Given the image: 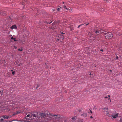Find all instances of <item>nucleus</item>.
Wrapping results in <instances>:
<instances>
[{
    "instance_id": "obj_1",
    "label": "nucleus",
    "mask_w": 122,
    "mask_h": 122,
    "mask_svg": "<svg viewBox=\"0 0 122 122\" xmlns=\"http://www.w3.org/2000/svg\"><path fill=\"white\" fill-rule=\"evenodd\" d=\"M47 114L42 113L41 114V117H47V115L49 117V120H52L54 122H65V119L61 117L60 115H54L50 114L49 112H47Z\"/></svg>"
},
{
    "instance_id": "obj_2",
    "label": "nucleus",
    "mask_w": 122,
    "mask_h": 122,
    "mask_svg": "<svg viewBox=\"0 0 122 122\" xmlns=\"http://www.w3.org/2000/svg\"><path fill=\"white\" fill-rule=\"evenodd\" d=\"M113 34L111 32L107 33L105 34V38L109 39L112 38L113 37Z\"/></svg>"
},
{
    "instance_id": "obj_3",
    "label": "nucleus",
    "mask_w": 122,
    "mask_h": 122,
    "mask_svg": "<svg viewBox=\"0 0 122 122\" xmlns=\"http://www.w3.org/2000/svg\"><path fill=\"white\" fill-rule=\"evenodd\" d=\"M64 38V36L63 35H60L56 36V40H57L58 41H61Z\"/></svg>"
},
{
    "instance_id": "obj_4",
    "label": "nucleus",
    "mask_w": 122,
    "mask_h": 122,
    "mask_svg": "<svg viewBox=\"0 0 122 122\" xmlns=\"http://www.w3.org/2000/svg\"><path fill=\"white\" fill-rule=\"evenodd\" d=\"M75 122H82L83 119H81L80 118H78L77 119L76 117V116H75L74 117H72L71 118Z\"/></svg>"
},
{
    "instance_id": "obj_5",
    "label": "nucleus",
    "mask_w": 122,
    "mask_h": 122,
    "mask_svg": "<svg viewBox=\"0 0 122 122\" xmlns=\"http://www.w3.org/2000/svg\"><path fill=\"white\" fill-rule=\"evenodd\" d=\"M108 111V109L107 108H105L103 109V113L106 116H109V115Z\"/></svg>"
},
{
    "instance_id": "obj_6",
    "label": "nucleus",
    "mask_w": 122,
    "mask_h": 122,
    "mask_svg": "<svg viewBox=\"0 0 122 122\" xmlns=\"http://www.w3.org/2000/svg\"><path fill=\"white\" fill-rule=\"evenodd\" d=\"M104 30L102 29L101 28H99L97 30L95 33L94 35L95 36L97 35L100 34L101 32L102 31H104Z\"/></svg>"
},
{
    "instance_id": "obj_7",
    "label": "nucleus",
    "mask_w": 122,
    "mask_h": 122,
    "mask_svg": "<svg viewBox=\"0 0 122 122\" xmlns=\"http://www.w3.org/2000/svg\"><path fill=\"white\" fill-rule=\"evenodd\" d=\"M38 114V113L37 112H35V113H34L33 114L31 115V117H34L35 118H36L37 117Z\"/></svg>"
},
{
    "instance_id": "obj_8",
    "label": "nucleus",
    "mask_w": 122,
    "mask_h": 122,
    "mask_svg": "<svg viewBox=\"0 0 122 122\" xmlns=\"http://www.w3.org/2000/svg\"><path fill=\"white\" fill-rule=\"evenodd\" d=\"M81 115L84 117H86L87 115L86 113H84L83 114H81Z\"/></svg>"
},
{
    "instance_id": "obj_9",
    "label": "nucleus",
    "mask_w": 122,
    "mask_h": 122,
    "mask_svg": "<svg viewBox=\"0 0 122 122\" xmlns=\"http://www.w3.org/2000/svg\"><path fill=\"white\" fill-rule=\"evenodd\" d=\"M0 15H2L4 16H5L6 15V13L5 12H4L2 13L0 11Z\"/></svg>"
},
{
    "instance_id": "obj_10",
    "label": "nucleus",
    "mask_w": 122,
    "mask_h": 122,
    "mask_svg": "<svg viewBox=\"0 0 122 122\" xmlns=\"http://www.w3.org/2000/svg\"><path fill=\"white\" fill-rule=\"evenodd\" d=\"M9 117H9V116H3V118L4 119H7L9 118Z\"/></svg>"
},
{
    "instance_id": "obj_11",
    "label": "nucleus",
    "mask_w": 122,
    "mask_h": 122,
    "mask_svg": "<svg viewBox=\"0 0 122 122\" xmlns=\"http://www.w3.org/2000/svg\"><path fill=\"white\" fill-rule=\"evenodd\" d=\"M16 28V26L15 25H13L11 27V29H15Z\"/></svg>"
},
{
    "instance_id": "obj_12",
    "label": "nucleus",
    "mask_w": 122,
    "mask_h": 122,
    "mask_svg": "<svg viewBox=\"0 0 122 122\" xmlns=\"http://www.w3.org/2000/svg\"><path fill=\"white\" fill-rule=\"evenodd\" d=\"M20 112L19 111H16L15 113H14L13 115L12 116H13L15 115H16L17 114H19L20 113Z\"/></svg>"
},
{
    "instance_id": "obj_13",
    "label": "nucleus",
    "mask_w": 122,
    "mask_h": 122,
    "mask_svg": "<svg viewBox=\"0 0 122 122\" xmlns=\"http://www.w3.org/2000/svg\"><path fill=\"white\" fill-rule=\"evenodd\" d=\"M88 35L91 37V36L94 35V34L93 33L90 32L88 33Z\"/></svg>"
},
{
    "instance_id": "obj_14",
    "label": "nucleus",
    "mask_w": 122,
    "mask_h": 122,
    "mask_svg": "<svg viewBox=\"0 0 122 122\" xmlns=\"http://www.w3.org/2000/svg\"><path fill=\"white\" fill-rule=\"evenodd\" d=\"M118 114V113H117L115 115L112 116V117L114 118H115L117 117Z\"/></svg>"
},
{
    "instance_id": "obj_15",
    "label": "nucleus",
    "mask_w": 122,
    "mask_h": 122,
    "mask_svg": "<svg viewBox=\"0 0 122 122\" xmlns=\"http://www.w3.org/2000/svg\"><path fill=\"white\" fill-rule=\"evenodd\" d=\"M11 40H13L14 41H17V40H16L15 38H14L13 36L11 37Z\"/></svg>"
},
{
    "instance_id": "obj_16",
    "label": "nucleus",
    "mask_w": 122,
    "mask_h": 122,
    "mask_svg": "<svg viewBox=\"0 0 122 122\" xmlns=\"http://www.w3.org/2000/svg\"><path fill=\"white\" fill-rule=\"evenodd\" d=\"M45 22L46 23L49 24H50L51 23V22H52V21H51L50 22H49L47 21V20H45Z\"/></svg>"
},
{
    "instance_id": "obj_17",
    "label": "nucleus",
    "mask_w": 122,
    "mask_h": 122,
    "mask_svg": "<svg viewBox=\"0 0 122 122\" xmlns=\"http://www.w3.org/2000/svg\"><path fill=\"white\" fill-rule=\"evenodd\" d=\"M105 98H107L108 100L110 101V102H111V99H110V98H108L107 97H105Z\"/></svg>"
},
{
    "instance_id": "obj_18",
    "label": "nucleus",
    "mask_w": 122,
    "mask_h": 122,
    "mask_svg": "<svg viewBox=\"0 0 122 122\" xmlns=\"http://www.w3.org/2000/svg\"><path fill=\"white\" fill-rule=\"evenodd\" d=\"M27 0H23L22 1V2L23 3H24L25 2H26Z\"/></svg>"
},
{
    "instance_id": "obj_19",
    "label": "nucleus",
    "mask_w": 122,
    "mask_h": 122,
    "mask_svg": "<svg viewBox=\"0 0 122 122\" xmlns=\"http://www.w3.org/2000/svg\"><path fill=\"white\" fill-rule=\"evenodd\" d=\"M18 51H22L23 50V49L22 48L19 49L18 50Z\"/></svg>"
},
{
    "instance_id": "obj_20",
    "label": "nucleus",
    "mask_w": 122,
    "mask_h": 122,
    "mask_svg": "<svg viewBox=\"0 0 122 122\" xmlns=\"http://www.w3.org/2000/svg\"><path fill=\"white\" fill-rule=\"evenodd\" d=\"M15 73V71H14L12 72V73L13 75H14Z\"/></svg>"
},
{
    "instance_id": "obj_21",
    "label": "nucleus",
    "mask_w": 122,
    "mask_h": 122,
    "mask_svg": "<svg viewBox=\"0 0 122 122\" xmlns=\"http://www.w3.org/2000/svg\"><path fill=\"white\" fill-rule=\"evenodd\" d=\"M14 121H17V120H12V121H9V122H13Z\"/></svg>"
},
{
    "instance_id": "obj_22",
    "label": "nucleus",
    "mask_w": 122,
    "mask_h": 122,
    "mask_svg": "<svg viewBox=\"0 0 122 122\" xmlns=\"http://www.w3.org/2000/svg\"><path fill=\"white\" fill-rule=\"evenodd\" d=\"M84 25V24H81V25H78V28H79V27L81 26V25Z\"/></svg>"
},
{
    "instance_id": "obj_23",
    "label": "nucleus",
    "mask_w": 122,
    "mask_h": 122,
    "mask_svg": "<svg viewBox=\"0 0 122 122\" xmlns=\"http://www.w3.org/2000/svg\"><path fill=\"white\" fill-rule=\"evenodd\" d=\"M68 11L69 12H71V11H72V10H71V8H70V9H69V10Z\"/></svg>"
},
{
    "instance_id": "obj_24",
    "label": "nucleus",
    "mask_w": 122,
    "mask_h": 122,
    "mask_svg": "<svg viewBox=\"0 0 122 122\" xmlns=\"http://www.w3.org/2000/svg\"><path fill=\"white\" fill-rule=\"evenodd\" d=\"M60 9L59 8H58L57 9V10L58 11H59L60 10Z\"/></svg>"
},
{
    "instance_id": "obj_25",
    "label": "nucleus",
    "mask_w": 122,
    "mask_h": 122,
    "mask_svg": "<svg viewBox=\"0 0 122 122\" xmlns=\"http://www.w3.org/2000/svg\"><path fill=\"white\" fill-rule=\"evenodd\" d=\"M30 116V115L29 114H28L27 115L26 117H28Z\"/></svg>"
},
{
    "instance_id": "obj_26",
    "label": "nucleus",
    "mask_w": 122,
    "mask_h": 122,
    "mask_svg": "<svg viewBox=\"0 0 122 122\" xmlns=\"http://www.w3.org/2000/svg\"><path fill=\"white\" fill-rule=\"evenodd\" d=\"M65 9H66V10H69V9H68V8H67V7Z\"/></svg>"
},
{
    "instance_id": "obj_27",
    "label": "nucleus",
    "mask_w": 122,
    "mask_h": 122,
    "mask_svg": "<svg viewBox=\"0 0 122 122\" xmlns=\"http://www.w3.org/2000/svg\"><path fill=\"white\" fill-rule=\"evenodd\" d=\"M63 8H66V6L65 5H64L63 6Z\"/></svg>"
},
{
    "instance_id": "obj_28",
    "label": "nucleus",
    "mask_w": 122,
    "mask_h": 122,
    "mask_svg": "<svg viewBox=\"0 0 122 122\" xmlns=\"http://www.w3.org/2000/svg\"><path fill=\"white\" fill-rule=\"evenodd\" d=\"M118 58V57L117 56H116V59H117Z\"/></svg>"
},
{
    "instance_id": "obj_29",
    "label": "nucleus",
    "mask_w": 122,
    "mask_h": 122,
    "mask_svg": "<svg viewBox=\"0 0 122 122\" xmlns=\"http://www.w3.org/2000/svg\"><path fill=\"white\" fill-rule=\"evenodd\" d=\"M100 51H103V50L102 49H101V50H100Z\"/></svg>"
},
{
    "instance_id": "obj_30",
    "label": "nucleus",
    "mask_w": 122,
    "mask_h": 122,
    "mask_svg": "<svg viewBox=\"0 0 122 122\" xmlns=\"http://www.w3.org/2000/svg\"><path fill=\"white\" fill-rule=\"evenodd\" d=\"M120 121L121 122H122V118L120 119Z\"/></svg>"
},
{
    "instance_id": "obj_31",
    "label": "nucleus",
    "mask_w": 122,
    "mask_h": 122,
    "mask_svg": "<svg viewBox=\"0 0 122 122\" xmlns=\"http://www.w3.org/2000/svg\"><path fill=\"white\" fill-rule=\"evenodd\" d=\"M21 64H20L19 65V66H21Z\"/></svg>"
},
{
    "instance_id": "obj_32",
    "label": "nucleus",
    "mask_w": 122,
    "mask_h": 122,
    "mask_svg": "<svg viewBox=\"0 0 122 122\" xmlns=\"http://www.w3.org/2000/svg\"><path fill=\"white\" fill-rule=\"evenodd\" d=\"M93 118V117H92V116H91L90 117V118Z\"/></svg>"
},
{
    "instance_id": "obj_33",
    "label": "nucleus",
    "mask_w": 122,
    "mask_h": 122,
    "mask_svg": "<svg viewBox=\"0 0 122 122\" xmlns=\"http://www.w3.org/2000/svg\"><path fill=\"white\" fill-rule=\"evenodd\" d=\"M64 33H63V32H62L61 33V34H64Z\"/></svg>"
},
{
    "instance_id": "obj_34",
    "label": "nucleus",
    "mask_w": 122,
    "mask_h": 122,
    "mask_svg": "<svg viewBox=\"0 0 122 122\" xmlns=\"http://www.w3.org/2000/svg\"><path fill=\"white\" fill-rule=\"evenodd\" d=\"M110 72H111L112 71V70H110Z\"/></svg>"
},
{
    "instance_id": "obj_35",
    "label": "nucleus",
    "mask_w": 122,
    "mask_h": 122,
    "mask_svg": "<svg viewBox=\"0 0 122 122\" xmlns=\"http://www.w3.org/2000/svg\"><path fill=\"white\" fill-rule=\"evenodd\" d=\"M88 24H89V23H88L86 25H88Z\"/></svg>"
},
{
    "instance_id": "obj_36",
    "label": "nucleus",
    "mask_w": 122,
    "mask_h": 122,
    "mask_svg": "<svg viewBox=\"0 0 122 122\" xmlns=\"http://www.w3.org/2000/svg\"><path fill=\"white\" fill-rule=\"evenodd\" d=\"M91 112V113H92V111H91V112Z\"/></svg>"
},
{
    "instance_id": "obj_37",
    "label": "nucleus",
    "mask_w": 122,
    "mask_h": 122,
    "mask_svg": "<svg viewBox=\"0 0 122 122\" xmlns=\"http://www.w3.org/2000/svg\"><path fill=\"white\" fill-rule=\"evenodd\" d=\"M92 75V74L91 73H90V75Z\"/></svg>"
},
{
    "instance_id": "obj_38",
    "label": "nucleus",
    "mask_w": 122,
    "mask_h": 122,
    "mask_svg": "<svg viewBox=\"0 0 122 122\" xmlns=\"http://www.w3.org/2000/svg\"><path fill=\"white\" fill-rule=\"evenodd\" d=\"M64 2H63V4H64Z\"/></svg>"
},
{
    "instance_id": "obj_39",
    "label": "nucleus",
    "mask_w": 122,
    "mask_h": 122,
    "mask_svg": "<svg viewBox=\"0 0 122 122\" xmlns=\"http://www.w3.org/2000/svg\"><path fill=\"white\" fill-rule=\"evenodd\" d=\"M11 71H13V70H11Z\"/></svg>"
},
{
    "instance_id": "obj_40",
    "label": "nucleus",
    "mask_w": 122,
    "mask_h": 122,
    "mask_svg": "<svg viewBox=\"0 0 122 122\" xmlns=\"http://www.w3.org/2000/svg\"><path fill=\"white\" fill-rule=\"evenodd\" d=\"M21 4H22L23 5V3H21Z\"/></svg>"
},
{
    "instance_id": "obj_41",
    "label": "nucleus",
    "mask_w": 122,
    "mask_h": 122,
    "mask_svg": "<svg viewBox=\"0 0 122 122\" xmlns=\"http://www.w3.org/2000/svg\"><path fill=\"white\" fill-rule=\"evenodd\" d=\"M1 91H0V93H1Z\"/></svg>"
},
{
    "instance_id": "obj_42",
    "label": "nucleus",
    "mask_w": 122,
    "mask_h": 122,
    "mask_svg": "<svg viewBox=\"0 0 122 122\" xmlns=\"http://www.w3.org/2000/svg\"><path fill=\"white\" fill-rule=\"evenodd\" d=\"M108 97H110V95H108Z\"/></svg>"
},
{
    "instance_id": "obj_43",
    "label": "nucleus",
    "mask_w": 122,
    "mask_h": 122,
    "mask_svg": "<svg viewBox=\"0 0 122 122\" xmlns=\"http://www.w3.org/2000/svg\"><path fill=\"white\" fill-rule=\"evenodd\" d=\"M15 121V122H18V121Z\"/></svg>"
},
{
    "instance_id": "obj_44",
    "label": "nucleus",
    "mask_w": 122,
    "mask_h": 122,
    "mask_svg": "<svg viewBox=\"0 0 122 122\" xmlns=\"http://www.w3.org/2000/svg\"><path fill=\"white\" fill-rule=\"evenodd\" d=\"M15 48H16V47H15Z\"/></svg>"
},
{
    "instance_id": "obj_45",
    "label": "nucleus",
    "mask_w": 122,
    "mask_h": 122,
    "mask_svg": "<svg viewBox=\"0 0 122 122\" xmlns=\"http://www.w3.org/2000/svg\"><path fill=\"white\" fill-rule=\"evenodd\" d=\"M15 48H16V47H15Z\"/></svg>"
},
{
    "instance_id": "obj_46",
    "label": "nucleus",
    "mask_w": 122,
    "mask_h": 122,
    "mask_svg": "<svg viewBox=\"0 0 122 122\" xmlns=\"http://www.w3.org/2000/svg\"><path fill=\"white\" fill-rule=\"evenodd\" d=\"M37 86V87H38V86Z\"/></svg>"
},
{
    "instance_id": "obj_47",
    "label": "nucleus",
    "mask_w": 122,
    "mask_h": 122,
    "mask_svg": "<svg viewBox=\"0 0 122 122\" xmlns=\"http://www.w3.org/2000/svg\"><path fill=\"white\" fill-rule=\"evenodd\" d=\"M80 110L79 111V112H80Z\"/></svg>"
}]
</instances>
